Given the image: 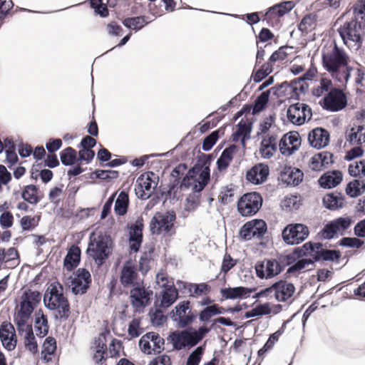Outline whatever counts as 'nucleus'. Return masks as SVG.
I'll return each mask as SVG.
<instances>
[{
  "instance_id": "f257e3e1",
  "label": "nucleus",
  "mask_w": 365,
  "mask_h": 365,
  "mask_svg": "<svg viewBox=\"0 0 365 365\" xmlns=\"http://www.w3.org/2000/svg\"><path fill=\"white\" fill-rule=\"evenodd\" d=\"M322 63L324 68L335 81L341 83H347L353 68L349 65V55L336 43L322 49Z\"/></svg>"
},
{
  "instance_id": "f03ea898",
  "label": "nucleus",
  "mask_w": 365,
  "mask_h": 365,
  "mask_svg": "<svg viewBox=\"0 0 365 365\" xmlns=\"http://www.w3.org/2000/svg\"><path fill=\"white\" fill-rule=\"evenodd\" d=\"M43 303L47 309L57 312L56 319L66 320L68 318L70 304L59 282L52 283L48 287L43 296Z\"/></svg>"
},
{
  "instance_id": "7ed1b4c3",
  "label": "nucleus",
  "mask_w": 365,
  "mask_h": 365,
  "mask_svg": "<svg viewBox=\"0 0 365 365\" xmlns=\"http://www.w3.org/2000/svg\"><path fill=\"white\" fill-rule=\"evenodd\" d=\"M210 164L209 160H205L202 165L197 163L190 168L183 177L180 188L192 187L195 192H201L210 179Z\"/></svg>"
},
{
  "instance_id": "20e7f679",
  "label": "nucleus",
  "mask_w": 365,
  "mask_h": 365,
  "mask_svg": "<svg viewBox=\"0 0 365 365\" xmlns=\"http://www.w3.org/2000/svg\"><path fill=\"white\" fill-rule=\"evenodd\" d=\"M111 243L112 241L109 236L106 235H96L93 232L90 235L87 254L95 260L98 266H101L111 254Z\"/></svg>"
},
{
  "instance_id": "39448f33",
  "label": "nucleus",
  "mask_w": 365,
  "mask_h": 365,
  "mask_svg": "<svg viewBox=\"0 0 365 365\" xmlns=\"http://www.w3.org/2000/svg\"><path fill=\"white\" fill-rule=\"evenodd\" d=\"M210 331L206 327H200L197 330L192 331L184 330L175 331L170 335L173 346L177 350H180L186 346H194L197 344Z\"/></svg>"
},
{
  "instance_id": "423d86ee",
  "label": "nucleus",
  "mask_w": 365,
  "mask_h": 365,
  "mask_svg": "<svg viewBox=\"0 0 365 365\" xmlns=\"http://www.w3.org/2000/svg\"><path fill=\"white\" fill-rule=\"evenodd\" d=\"M362 21L352 19L345 22L338 29L344 43L349 48H359L362 43Z\"/></svg>"
},
{
  "instance_id": "0eeeda50",
  "label": "nucleus",
  "mask_w": 365,
  "mask_h": 365,
  "mask_svg": "<svg viewBox=\"0 0 365 365\" xmlns=\"http://www.w3.org/2000/svg\"><path fill=\"white\" fill-rule=\"evenodd\" d=\"M175 214L172 212L163 213L157 212L150 222V230L153 235H173L175 233L174 222Z\"/></svg>"
},
{
  "instance_id": "6e6552de",
  "label": "nucleus",
  "mask_w": 365,
  "mask_h": 365,
  "mask_svg": "<svg viewBox=\"0 0 365 365\" xmlns=\"http://www.w3.org/2000/svg\"><path fill=\"white\" fill-rule=\"evenodd\" d=\"M41 301V294L38 291L25 290L21 298L19 305L16 307L15 317L30 319L35 308Z\"/></svg>"
},
{
  "instance_id": "1a4fd4ad",
  "label": "nucleus",
  "mask_w": 365,
  "mask_h": 365,
  "mask_svg": "<svg viewBox=\"0 0 365 365\" xmlns=\"http://www.w3.org/2000/svg\"><path fill=\"white\" fill-rule=\"evenodd\" d=\"M262 197L257 192L244 194L237 201V211L243 217L255 215L262 205Z\"/></svg>"
},
{
  "instance_id": "9d476101",
  "label": "nucleus",
  "mask_w": 365,
  "mask_h": 365,
  "mask_svg": "<svg viewBox=\"0 0 365 365\" xmlns=\"http://www.w3.org/2000/svg\"><path fill=\"white\" fill-rule=\"evenodd\" d=\"M159 178L153 172H145L137 179L135 187V194L142 200L148 199L155 192Z\"/></svg>"
},
{
  "instance_id": "9b49d317",
  "label": "nucleus",
  "mask_w": 365,
  "mask_h": 365,
  "mask_svg": "<svg viewBox=\"0 0 365 365\" xmlns=\"http://www.w3.org/2000/svg\"><path fill=\"white\" fill-rule=\"evenodd\" d=\"M301 252L304 255H310L315 261H337L340 257L338 250H326L323 248L322 243H312L311 242L303 245Z\"/></svg>"
},
{
  "instance_id": "f8f14e48",
  "label": "nucleus",
  "mask_w": 365,
  "mask_h": 365,
  "mask_svg": "<svg viewBox=\"0 0 365 365\" xmlns=\"http://www.w3.org/2000/svg\"><path fill=\"white\" fill-rule=\"evenodd\" d=\"M309 235V227L302 223H290L282 232L283 241L289 245H298Z\"/></svg>"
},
{
  "instance_id": "ddd939ff",
  "label": "nucleus",
  "mask_w": 365,
  "mask_h": 365,
  "mask_svg": "<svg viewBox=\"0 0 365 365\" xmlns=\"http://www.w3.org/2000/svg\"><path fill=\"white\" fill-rule=\"evenodd\" d=\"M153 294V290L149 287L146 288L143 282H137L136 285L130 290V303L137 310L143 309L150 304Z\"/></svg>"
},
{
  "instance_id": "4468645a",
  "label": "nucleus",
  "mask_w": 365,
  "mask_h": 365,
  "mask_svg": "<svg viewBox=\"0 0 365 365\" xmlns=\"http://www.w3.org/2000/svg\"><path fill=\"white\" fill-rule=\"evenodd\" d=\"M267 230L266 222L263 220L255 219L244 224L240 230L239 235L245 241L250 240L252 238L261 240Z\"/></svg>"
},
{
  "instance_id": "2eb2a0df",
  "label": "nucleus",
  "mask_w": 365,
  "mask_h": 365,
  "mask_svg": "<svg viewBox=\"0 0 365 365\" xmlns=\"http://www.w3.org/2000/svg\"><path fill=\"white\" fill-rule=\"evenodd\" d=\"M287 116L289 121L292 124L301 125L312 118V108L305 103H294L289 106Z\"/></svg>"
},
{
  "instance_id": "dca6fc26",
  "label": "nucleus",
  "mask_w": 365,
  "mask_h": 365,
  "mask_svg": "<svg viewBox=\"0 0 365 365\" xmlns=\"http://www.w3.org/2000/svg\"><path fill=\"white\" fill-rule=\"evenodd\" d=\"M354 223L349 216L338 217L327 224L322 231L324 239H331L335 235H344V232Z\"/></svg>"
},
{
  "instance_id": "f3484780",
  "label": "nucleus",
  "mask_w": 365,
  "mask_h": 365,
  "mask_svg": "<svg viewBox=\"0 0 365 365\" xmlns=\"http://www.w3.org/2000/svg\"><path fill=\"white\" fill-rule=\"evenodd\" d=\"M69 287L75 295L85 294L91 283L90 272L86 269H78L74 277L69 278Z\"/></svg>"
},
{
  "instance_id": "a211bd4d",
  "label": "nucleus",
  "mask_w": 365,
  "mask_h": 365,
  "mask_svg": "<svg viewBox=\"0 0 365 365\" xmlns=\"http://www.w3.org/2000/svg\"><path fill=\"white\" fill-rule=\"evenodd\" d=\"M144 227L143 219L138 217L134 224L128 225L129 230V249L130 253H135L140 250L143 242V229Z\"/></svg>"
},
{
  "instance_id": "6ab92c4d",
  "label": "nucleus",
  "mask_w": 365,
  "mask_h": 365,
  "mask_svg": "<svg viewBox=\"0 0 365 365\" xmlns=\"http://www.w3.org/2000/svg\"><path fill=\"white\" fill-rule=\"evenodd\" d=\"M324 108L330 111H338L346 105V98L344 92L338 88L331 90L323 99Z\"/></svg>"
},
{
  "instance_id": "aec40b11",
  "label": "nucleus",
  "mask_w": 365,
  "mask_h": 365,
  "mask_svg": "<svg viewBox=\"0 0 365 365\" xmlns=\"http://www.w3.org/2000/svg\"><path fill=\"white\" fill-rule=\"evenodd\" d=\"M255 271L259 278L268 279L279 274L282 268L276 259H264L255 264Z\"/></svg>"
},
{
  "instance_id": "412c9836",
  "label": "nucleus",
  "mask_w": 365,
  "mask_h": 365,
  "mask_svg": "<svg viewBox=\"0 0 365 365\" xmlns=\"http://www.w3.org/2000/svg\"><path fill=\"white\" fill-rule=\"evenodd\" d=\"M278 147V135L276 133L263 135L259 146L260 156L262 158H271L277 153Z\"/></svg>"
},
{
  "instance_id": "4be33fe9",
  "label": "nucleus",
  "mask_w": 365,
  "mask_h": 365,
  "mask_svg": "<svg viewBox=\"0 0 365 365\" xmlns=\"http://www.w3.org/2000/svg\"><path fill=\"white\" fill-rule=\"evenodd\" d=\"M0 339L2 345L8 351L14 350L17 344L15 328L8 322H4L0 326Z\"/></svg>"
},
{
  "instance_id": "5701e85b",
  "label": "nucleus",
  "mask_w": 365,
  "mask_h": 365,
  "mask_svg": "<svg viewBox=\"0 0 365 365\" xmlns=\"http://www.w3.org/2000/svg\"><path fill=\"white\" fill-rule=\"evenodd\" d=\"M301 144L298 133L284 134L279 141V149L282 155H290L297 150Z\"/></svg>"
},
{
  "instance_id": "b1692460",
  "label": "nucleus",
  "mask_w": 365,
  "mask_h": 365,
  "mask_svg": "<svg viewBox=\"0 0 365 365\" xmlns=\"http://www.w3.org/2000/svg\"><path fill=\"white\" fill-rule=\"evenodd\" d=\"M275 299L279 302H286L290 304L292 302L295 287L286 280H279L275 282Z\"/></svg>"
},
{
  "instance_id": "393cba45",
  "label": "nucleus",
  "mask_w": 365,
  "mask_h": 365,
  "mask_svg": "<svg viewBox=\"0 0 365 365\" xmlns=\"http://www.w3.org/2000/svg\"><path fill=\"white\" fill-rule=\"evenodd\" d=\"M293 7L291 1L284 2L274 5L263 15V20L267 21L269 24H274L279 21V19L292 10Z\"/></svg>"
},
{
  "instance_id": "a878e982",
  "label": "nucleus",
  "mask_w": 365,
  "mask_h": 365,
  "mask_svg": "<svg viewBox=\"0 0 365 365\" xmlns=\"http://www.w3.org/2000/svg\"><path fill=\"white\" fill-rule=\"evenodd\" d=\"M269 173L268 165L258 163L247 170L246 179L255 185H259L265 182Z\"/></svg>"
},
{
  "instance_id": "bb28decb",
  "label": "nucleus",
  "mask_w": 365,
  "mask_h": 365,
  "mask_svg": "<svg viewBox=\"0 0 365 365\" xmlns=\"http://www.w3.org/2000/svg\"><path fill=\"white\" fill-rule=\"evenodd\" d=\"M308 140L314 148H324L329 143V133L324 128H316L309 132Z\"/></svg>"
},
{
  "instance_id": "cd10ccee",
  "label": "nucleus",
  "mask_w": 365,
  "mask_h": 365,
  "mask_svg": "<svg viewBox=\"0 0 365 365\" xmlns=\"http://www.w3.org/2000/svg\"><path fill=\"white\" fill-rule=\"evenodd\" d=\"M334 163L333 154L324 151L315 154L309 162V168L314 171H320Z\"/></svg>"
},
{
  "instance_id": "c85d7f7f",
  "label": "nucleus",
  "mask_w": 365,
  "mask_h": 365,
  "mask_svg": "<svg viewBox=\"0 0 365 365\" xmlns=\"http://www.w3.org/2000/svg\"><path fill=\"white\" fill-rule=\"evenodd\" d=\"M138 277V274L135 265L131 261H127L124 264L121 273L120 280L121 284L125 287L133 286L134 287L136 285L135 281Z\"/></svg>"
},
{
  "instance_id": "c756f323",
  "label": "nucleus",
  "mask_w": 365,
  "mask_h": 365,
  "mask_svg": "<svg viewBox=\"0 0 365 365\" xmlns=\"http://www.w3.org/2000/svg\"><path fill=\"white\" fill-rule=\"evenodd\" d=\"M110 334L108 330L102 332L98 338L95 340L94 349L95 354L93 355V360L96 363H101L107 356V346H106V336Z\"/></svg>"
},
{
  "instance_id": "7c9ffc66",
  "label": "nucleus",
  "mask_w": 365,
  "mask_h": 365,
  "mask_svg": "<svg viewBox=\"0 0 365 365\" xmlns=\"http://www.w3.org/2000/svg\"><path fill=\"white\" fill-rule=\"evenodd\" d=\"M253 292V289L245 287H228L220 290L222 299H235L248 297Z\"/></svg>"
},
{
  "instance_id": "2f4dec72",
  "label": "nucleus",
  "mask_w": 365,
  "mask_h": 365,
  "mask_svg": "<svg viewBox=\"0 0 365 365\" xmlns=\"http://www.w3.org/2000/svg\"><path fill=\"white\" fill-rule=\"evenodd\" d=\"M81 260V250L78 246L72 245L63 259V266L68 271L73 270Z\"/></svg>"
},
{
  "instance_id": "473e14b6",
  "label": "nucleus",
  "mask_w": 365,
  "mask_h": 365,
  "mask_svg": "<svg viewBox=\"0 0 365 365\" xmlns=\"http://www.w3.org/2000/svg\"><path fill=\"white\" fill-rule=\"evenodd\" d=\"M282 180L287 185H298L303 180L304 174L296 168H286L281 174Z\"/></svg>"
},
{
  "instance_id": "72a5a7b5",
  "label": "nucleus",
  "mask_w": 365,
  "mask_h": 365,
  "mask_svg": "<svg viewBox=\"0 0 365 365\" xmlns=\"http://www.w3.org/2000/svg\"><path fill=\"white\" fill-rule=\"evenodd\" d=\"M129 191L130 185L120 191L117 199H115L116 215L123 216L128 212L130 205Z\"/></svg>"
},
{
  "instance_id": "f704fd0d",
  "label": "nucleus",
  "mask_w": 365,
  "mask_h": 365,
  "mask_svg": "<svg viewBox=\"0 0 365 365\" xmlns=\"http://www.w3.org/2000/svg\"><path fill=\"white\" fill-rule=\"evenodd\" d=\"M155 1L156 0H135L134 8L137 12H142L148 7L150 14L155 16H160L163 15L164 11L162 8V5L157 6L155 4Z\"/></svg>"
},
{
  "instance_id": "c9c22d12",
  "label": "nucleus",
  "mask_w": 365,
  "mask_h": 365,
  "mask_svg": "<svg viewBox=\"0 0 365 365\" xmlns=\"http://www.w3.org/2000/svg\"><path fill=\"white\" fill-rule=\"evenodd\" d=\"M342 180L340 171L327 172L320 177L319 183L324 188H331L338 185Z\"/></svg>"
},
{
  "instance_id": "e433bc0d",
  "label": "nucleus",
  "mask_w": 365,
  "mask_h": 365,
  "mask_svg": "<svg viewBox=\"0 0 365 365\" xmlns=\"http://www.w3.org/2000/svg\"><path fill=\"white\" fill-rule=\"evenodd\" d=\"M346 140L351 145H361L365 143V127L364 125L352 127L347 133Z\"/></svg>"
},
{
  "instance_id": "4c0bfd02",
  "label": "nucleus",
  "mask_w": 365,
  "mask_h": 365,
  "mask_svg": "<svg viewBox=\"0 0 365 365\" xmlns=\"http://www.w3.org/2000/svg\"><path fill=\"white\" fill-rule=\"evenodd\" d=\"M153 21V19H150L148 16H138L125 18L123 20V24L128 29L138 31Z\"/></svg>"
},
{
  "instance_id": "58836bf2",
  "label": "nucleus",
  "mask_w": 365,
  "mask_h": 365,
  "mask_svg": "<svg viewBox=\"0 0 365 365\" xmlns=\"http://www.w3.org/2000/svg\"><path fill=\"white\" fill-rule=\"evenodd\" d=\"M236 150L237 148L235 145H230L222 151L221 155L217 160V166L219 171L223 172L227 169L233 160Z\"/></svg>"
},
{
  "instance_id": "ea45409f",
  "label": "nucleus",
  "mask_w": 365,
  "mask_h": 365,
  "mask_svg": "<svg viewBox=\"0 0 365 365\" xmlns=\"http://www.w3.org/2000/svg\"><path fill=\"white\" fill-rule=\"evenodd\" d=\"M323 204L329 210H336L344 206V198L340 192L329 193L323 197Z\"/></svg>"
},
{
  "instance_id": "a19ab883",
  "label": "nucleus",
  "mask_w": 365,
  "mask_h": 365,
  "mask_svg": "<svg viewBox=\"0 0 365 365\" xmlns=\"http://www.w3.org/2000/svg\"><path fill=\"white\" fill-rule=\"evenodd\" d=\"M35 329L36 335L39 337L45 336L48 332L47 317L40 309L35 314Z\"/></svg>"
},
{
  "instance_id": "79ce46f5",
  "label": "nucleus",
  "mask_w": 365,
  "mask_h": 365,
  "mask_svg": "<svg viewBox=\"0 0 365 365\" xmlns=\"http://www.w3.org/2000/svg\"><path fill=\"white\" fill-rule=\"evenodd\" d=\"M160 306L168 308L178 299V292L175 286H168L162 292Z\"/></svg>"
},
{
  "instance_id": "37998d69",
  "label": "nucleus",
  "mask_w": 365,
  "mask_h": 365,
  "mask_svg": "<svg viewBox=\"0 0 365 365\" xmlns=\"http://www.w3.org/2000/svg\"><path fill=\"white\" fill-rule=\"evenodd\" d=\"M38 190L36 185H26L21 192V197L24 201L35 205L41 200V197L37 195Z\"/></svg>"
},
{
  "instance_id": "c03bdc74",
  "label": "nucleus",
  "mask_w": 365,
  "mask_h": 365,
  "mask_svg": "<svg viewBox=\"0 0 365 365\" xmlns=\"http://www.w3.org/2000/svg\"><path fill=\"white\" fill-rule=\"evenodd\" d=\"M56 350V341L53 337H47L42 346L41 359L46 362L51 360V356Z\"/></svg>"
},
{
  "instance_id": "a18cd8bd",
  "label": "nucleus",
  "mask_w": 365,
  "mask_h": 365,
  "mask_svg": "<svg viewBox=\"0 0 365 365\" xmlns=\"http://www.w3.org/2000/svg\"><path fill=\"white\" fill-rule=\"evenodd\" d=\"M317 16L314 14H308L301 20L298 29L304 34H308L315 29Z\"/></svg>"
},
{
  "instance_id": "49530a36",
  "label": "nucleus",
  "mask_w": 365,
  "mask_h": 365,
  "mask_svg": "<svg viewBox=\"0 0 365 365\" xmlns=\"http://www.w3.org/2000/svg\"><path fill=\"white\" fill-rule=\"evenodd\" d=\"M314 267V262L311 259H302L298 260L292 266L289 267L287 269V272L289 274L292 273H301L313 269Z\"/></svg>"
},
{
  "instance_id": "de8ad7c7",
  "label": "nucleus",
  "mask_w": 365,
  "mask_h": 365,
  "mask_svg": "<svg viewBox=\"0 0 365 365\" xmlns=\"http://www.w3.org/2000/svg\"><path fill=\"white\" fill-rule=\"evenodd\" d=\"M273 68L274 67L268 61L262 63L258 69L255 66L252 76L253 81L255 83L260 82L273 71Z\"/></svg>"
},
{
  "instance_id": "09e8293b",
  "label": "nucleus",
  "mask_w": 365,
  "mask_h": 365,
  "mask_svg": "<svg viewBox=\"0 0 365 365\" xmlns=\"http://www.w3.org/2000/svg\"><path fill=\"white\" fill-rule=\"evenodd\" d=\"M297 82L292 81L283 83L279 88L282 92L285 93V98L287 99H299L300 91L297 87Z\"/></svg>"
},
{
  "instance_id": "8fccbe9b",
  "label": "nucleus",
  "mask_w": 365,
  "mask_h": 365,
  "mask_svg": "<svg viewBox=\"0 0 365 365\" xmlns=\"http://www.w3.org/2000/svg\"><path fill=\"white\" fill-rule=\"evenodd\" d=\"M365 190V183L364 180H354L351 181L346 187V194L351 197H356L361 195Z\"/></svg>"
},
{
  "instance_id": "3c124183",
  "label": "nucleus",
  "mask_w": 365,
  "mask_h": 365,
  "mask_svg": "<svg viewBox=\"0 0 365 365\" xmlns=\"http://www.w3.org/2000/svg\"><path fill=\"white\" fill-rule=\"evenodd\" d=\"M61 161L64 165H73L77 160V152L71 147H67L60 153Z\"/></svg>"
},
{
  "instance_id": "603ef678",
  "label": "nucleus",
  "mask_w": 365,
  "mask_h": 365,
  "mask_svg": "<svg viewBox=\"0 0 365 365\" xmlns=\"http://www.w3.org/2000/svg\"><path fill=\"white\" fill-rule=\"evenodd\" d=\"M30 319L22 318L14 316V322L16 326L17 331L19 334L24 335L33 331L32 325L29 324Z\"/></svg>"
},
{
  "instance_id": "864d4df0",
  "label": "nucleus",
  "mask_w": 365,
  "mask_h": 365,
  "mask_svg": "<svg viewBox=\"0 0 365 365\" xmlns=\"http://www.w3.org/2000/svg\"><path fill=\"white\" fill-rule=\"evenodd\" d=\"M272 309L269 303L259 304L250 311L246 312L245 314V318H251L257 316L268 315L271 314Z\"/></svg>"
},
{
  "instance_id": "5fc2aeb1",
  "label": "nucleus",
  "mask_w": 365,
  "mask_h": 365,
  "mask_svg": "<svg viewBox=\"0 0 365 365\" xmlns=\"http://www.w3.org/2000/svg\"><path fill=\"white\" fill-rule=\"evenodd\" d=\"M187 166L185 163H180L172 171L171 176L174 178V181L173 182V186H179L180 185L181 181L183 177L187 173Z\"/></svg>"
},
{
  "instance_id": "6e6d98bb",
  "label": "nucleus",
  "mask_w": 365,
  "mask_h": 365,
  "mask_svg": "<svg viewBox=\"0 0 365 365\" xmlns=\"http://www.w3.org/2000/svg\"><path fill=\"white\" fill-rule=\"evenodd\" d=\"M269 91L262 92L255 101L252 108V113L256 114L262 111L267 106L269 101Z\"/></svg>"
},
{
  "instance_id": "4d7b16f0",
  "label": "nucleus",
  "mask_w": 365,
  "mask_h": 365,
  "mask_svg": "<svg viewBox=\"0 0 365 365\" xmlns=\"http://www.w3.org/2000/svg\"><path fill=\"white\" fill-rule=\"evenodd\" d=\"M332 87V81L331 79L323 77L320 79L319 86L314 88L313 94L315 96L319 97L325 93L330 91Z\"/></svg>"
},
{
  "instance_id": "13d9d810",
  "label": "nucleus",
  "mask_w": 365,
  "mask_h": 365,
  "mask_svg": "<svg viewBox=\"0 0 365 365\" xmlns=\"http://www.w3.org/2000/svg\"><path fill=\"white\" fill-rule=\"evenodd\" d=\"M287 46H281L275 51L269 57L268 61L274 67L276 63H282L287 59L288 54L286 51Z\"/></svg>"
},
{
  "instance_id": "bf43d9fd",
  "label": "nucleus",
  "mask_w": 365,
  "mask_h": 365,
  "mask_svg": "<svg viewBox=\"0 0 365 365\" xmlns=\"http://www.w3.org/2000/svg\"><path fill=\"white\" fill-rule=\"evenodd\" d=\"M151 342L153 343V354H160L164 350L165 340L156 332H150Z\"/></svg>"
},
{
  "instance_id": "052dcab7",
  "label": "nucleus",
  "mask_w": 365,
  "mask_h": 365,
  "mask_svg": "<svg viewBox=\"0 0 365 365\" xmlns=\"http://www.w3.org/2000/svg\"><path fill=\"white\" fill-rule=\"evenodd\" d=\"M349 173L354 177L359 176L361 178L365 176V160L350 164Z\"/></svg>"
},
{
  "instance_id": "680f3d73",
  "label": "nucleus",
  "mask_w": 365,
  "mask_h": 365,
  "mask_svg": "<svg viewBox=\"0 0 365 365\" xmlns=\"http://www.w3.org/2000/svg\"><path fill=\"white\" fill-rule=\"evenodd\" d=\"M205 349L202 346L197 347L188 356L186 365H199Z\"/></svg>"
},
{
  "instance_id": "e2e57ef3",
  "label": "nucleus",
  "mask_w": 365,
  "mask_h": 365,
  "mask_svg": "<svg viewBox=\"0 0 365 365\" xmlns=\"http://www.w3.org/2000/svg\"><path fill=\"white\" fill-rule=\"evenodd\" d=\"M237 260L233 259L230 254L226 252L223 257L222 262L221 264V272L226 274L237 264Z\"/></svg>"
},
{
  "instance_id": "0e129e2a",
  "label": "nucleus",
  "mask_w": 365,
  "mask_h": 365,
  "mask_svg": "<svg viewBox=\"0 0 365 365\" xmlns=\"http://www.w3.org/2000/svg\"><path fill=\"white\" fill-rule=\"evenodd\" d=\"M91 6L95 11V13L99 14L101 17H106L108 15V10L102 0H90Z\"/></svg>"
},
{
  "instance_id": "69168bd1",
  "label": "nucleus",
  "mask_w": 365,
  "mask_h": 365,
  "mask_svg": "<svg viewBox=\"0 0 365 365\" xmlns=\"http://www.w3.org/2000/svg\"><path fill=\"white\" fill-rule=\"evenodd\" d=\"M24 345L26 349L31 353H36L38 351V344L36 341L34 331L24 335Z\"/></svg>"
},
{
  "instance_id": "338daca9",
  "label": "nucleus",
  "mask_w": 365,
  "mask_h": 365,
  "mask_svg": "<svg viewBox=\"0 0 365 365\" xmlns=\"http://www.w3.org/2000/svg\"><path fill=\"white\" fill-rule=\"evenodd\" d=\"M355 19L363 22L365 20V0H359L354 6Z\"/></svg>"
},
{
  "instance_id": "774afa93",
  "label": "nucleus",
  "mask_w": 365,
  "mask_h": 365,
  "mask_svg": "<svg viewBox=\"0 0 365 365\" xmlns=\"http://www.w3.org/2000/svg\"><path fill=\"white\" fill-rule=\"evenodd\" d=\"M38 224V221H36L35 217L30 215L24 216L20 220V225L23 230L29 231L33 230Z\"/></svg>"
}]
</instances>
